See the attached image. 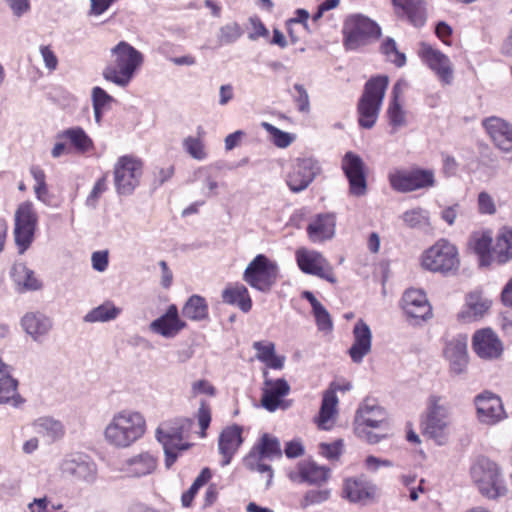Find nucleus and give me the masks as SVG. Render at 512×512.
Instances as JSON below:
<instances>
[{
  "mask_svg": "<svg viewBox=\"0 0 512 512\" xmlns=\"http://www.w3.org/2000/svg\"><path fill=\"white\" fill-rule=\"evenodd\" d=\"M342 450V440H336L332 443L319 444V453L328 460H338L342 454Z\"/></svg>",
  "mask_w": 512,
  "mask_h": 512,
  "instance_id": "4d7b16f0",
  "label": "nucleus"
},
{
  "mask_svg": "<svg viewBox=\"0 0 512 512\" xmlns=\"http://www.w3.org/2000/svg\"><path fill=\"white\" fill-rule=\"evenodd\" d=\"M380 51L384 54L388 61L395 64L397 67H402L406 63V56L397 48L394 39L387 37L380 46Z\"/></svg>",
  "mask_w": 512,
  "mask_h": 512,
  "instance_id": "09e8293b",
  "label": "nucleus"
},
{
  "mask_svg": "<svg viewBox=\"0 0 512 512\" xmlns=\"http://www.w3.org/2000/svg\"><path fill=\"white\" fill-rule=\"evenodd\" d=\"M330 492L328 490H309L305 493L300 501L302 508H307L312 505L320 504L328 500Z\"/></svg>",
  "mask_w": 512,
  "mask_h": 512,
  "instance_id": "6e6d98bb",
  "label": "nucleus"
},
{
  "mask_svg": "<svg viewBox=\"0 0 512 512\" xmlns=\"http://www.w3.org/2000/svg\"><path fill=\"white\" fill-rule=\"evenodd\" d=\"M40 54L43 58L45 67L49 71H54L58 67V58L53 51L51 45H41L39 48Z\"/></svg>",
  "mask_w": 512,
  "mask_h": 512,
  "instance_id": "e2e57ef3",
  "label": "nucleus"
},
{
  "mask_svg": "<svg viewBox=\"0 0 512 512\" xmlns=\"http://www.w3.org/2000/svg\"><path fill=\"white\" fill-rule=\"evenodd\" d=\"M243 428L240 425L232 424L226 426L218 438V450L222 456V466L230 464L233 456L243 443Z\"/></svg>",
  "mask_w": 512,
  "mask_h": 512,
  "instance_id": "c85d7f7f",
  "label": "nucleus"
},
{
  "mask_svg": "<svg viewBox=\"0 0 512 512\" xmlns=\"http://www.w3.org/2000/svg\"><path fill=\"white\" fill-rule=\"evenodd\" d=\"M250 453H256L262 458H280L282 456L279 440L267 433L261 436Z\"/></svg>",
  "mask_w": 512,
  "mask_h": 512,
  "instance_id": "c03bdc74",
  "label": "nucleus"
},
{
  "mask_svg": "<svg viewBox=\"0 0 512 512\" xmlns=\"http://www.w3.org/2000/svg\"><path fill=\"white\" fill-rule=\"evenodd\" d=\"M187 328L185 320L180 318L177 305L171 304L166 312L150 324V329L165 338H173Z\"/></svg>",
  "mask_w": 512,
  "mask_h": 512,
  "instance_id": "bb28decb",
  "label": "nucleus"
},
{
  "mask_svg": "<svg viewBox=\"0 0 512 512\" xmlns=\"http://www.w3.org/2000/svg\"><path fill=\"white\" fill-rule=\"evenodd\" d=\"M388 85L387 75L373 76L365 83L357 103V121L361 128L371 129L376 124Z\"/></svg>",
  "mask_w": 512,
  "mask_h": 512,
  "instance_id": "20e7f679",
  "label": "nucleus"
},
{
  "mask_svg": "<svg viewBox=\"0 0 512 512\" xmlns=\"http://www.w3.org/2000/svg\"><path fill=\"white\" fill-rule=\"evenodd\" d=\"M39 217L34 204L25 201L18 205L14 214V241L18 252L23 254L34 241Z\"/></svg>",
  "mask_w": 512,
  "mask_h": 512,
  "instance_id": "9d476101",
  "label": "nucleus"
},
{
  "mask_svg": "<svg viewBox=\"0 0 512 512\" xmlns=\"http://www.w3.org/2000/svg\"><path fill=\"white\" fill-rule=\"evenodd\" d=\"M443 357L448 361L452 373L457 375L464 373L469 363L467 335L458 334L452 338H445Z\"/></svg>",
  "mask_w": 512,
  "mask_h": 512,
  "instance_id": "6ab92c4d",
  "label": "nucleus"
},
{
  "mask_svg": "<svg viewBox=\"0 0 512 512\" xmlns=\"http://www.w3.org/2000/svg\"><path fill=\"white\" fill-rule=\"evenodd\" d=\"M419 262L423 270L444 276L456 274L461 264L457 246L446 238H440L426 248Z\"/></svg>",
  "mask_w": 512,
  "mask_h": 512,
  "instance_id": "39448f33",
  "label": "nucleus"
},
{
  "mask_svg": "<svg viewBox=\"0 0 512 512\" xmlns=\"http://www.w3.org/2000/svg\"><path fill=\"white\" fill-rule=\"evenodd\" d=\"M242 33H243V31L241 29V26L238 23H236V22L228 23V24L222 26L219 30L218 44L220 46H223V45L234 43L236 40H238L241 37Z\"/></svg>",
  "mask_w": 512,
  "mask_h": 512,
  "instance_id": "8fccbe9b",
  "label": "nucleus"
},
{
  "mask_svg": "<svg viewBox=\"0 0 512 512\" xmlns=\"http://www.w3.org/2000/svg\"><path fill=\"white\" fill-rule=\"evenodd\" d=\"M474 353L483 360L499 359L504 352V345L492 328H481L474 332L471 341Z\"/></svg>",
  "mask_w": 512,
  "mask_h": 512,
  "instance_id": "dca6fc26",
  "label": "nucleus"
},
{
  "mask_svg": "<svg viewBox=\"0 0 512 512\" xmlns=\"http://www.w3.org/2000/svg\"><path fill=\"white\" fill-rule=\"evenodd\" d=\"M21 324L23 329L34 339L46 334L51 327L47 317L34 312L26 313L21 320Z\"/></svg>",
  "mask_w": 512,
  "mask_h": 512,
  "instance_id": "37998d69",
  "label": "nucleus"
},
{
  "mask_svg": "<svg viewBox=\"0 0 512 512\" xmlns=\"http://www.w3.org/2000/svg\"><path fill=\"white\" fill-rule=\"evenodd\" d=\"M183 317L191 321H203L209 317V306L203 296H190L182 307Z\"/></svg>",
  "mask_w": 512,
  "mask_h": 512,
  "instance_id": "a19ab883",
  "label": "nucleus"
},
{
  "mask_svg": "<svg viewBox=\"0 0 512 512\" xmlns=\"http://www.w3.org/2000/svg\"><path fill=\"white\" fill-rule=\"evenodd\" d=\"M376 486L363 475L347 478L344 481L343 493L351 502L366 503L376 496Z\"/></svg>",
  "mask_w": 512,
  "mask_h": 512,
  "instance_id": "7c9ffc66",
  "label": "nucleus"
},
{
  "mask_svg": "<svg viewBox=\"0 0 512 512\" xmlns=\"http://www.w3.org/2000/svg\"><path fill=\"white\" fill-rule=\"evenodd\" d=\"M107 175H102L94 184L91 192L87 196L86 203L95 207L102 194L107 190Z\"/></svg>",
  "mask_w": 512,
  "mask_h": 512,
  "instance_id": "bf43d9fd",
  "label": "nucleus"
},
{
  "mask_svg": "<svg viewBox=\"0 0 512 512\" xmlns=\"http://www.w3.org/2000/svg\"><path fill=\"white\" fill-rule=\"evenodd\" d=\"M112 101L113 97L109 95L103 88L96 86L92 89L93 109L101 108L105 110L107 107H109Z\"/></svg>",
  "mask_w": 512,
  "mask_h": 512,
  "instance_id": "052dcab7",
  "label": "nucleus"
},
{
  "mask_svg": "<svg viewBox=\"0 0 512 512\" xmlns=\"http://www.w3.org/2000/svg\"><path fill=\"white\" fill-rule=\"evenodd\" d=\"M406 86V82L400 79L394 84L391 92V98L388 103L386 116L389 125L392 126L394 130L407 124V112L402 104L403 90Z\"/></svg>",
  "mask_w": 512,
  "mask_h": 512,
  "instance_id": "2f4dec72",
  "label": "nucleus"
},
{
  "mask_svg": "<svg viewBox=\"0 0 512 512\" xmlns=\"http://www.w3.org/2000/svg\"><path fill=\"white\" fill-rule=\"evenodd\" d=\"M336 218L334 214H318L307 226L306 232L312 243H322L335 234Z\"/></svg>",
  "mask_w": 512,
  "mask_h": 512,
  "instance_id": "473e14b6",
  "label": "nucleus"
},
{
  "mask_svg": "<svg viewBox=\"0 0 512 512\" xmlns=\"http://www.w3.org/2000/svg\"><path fill=\"white\" fill-rule=\"evenodd\" d=\"M144 62L143 54L126 41L111 49V61L103 69V78L119 87H127Z\"/></svg>",
  "mask_w": 512,
  "mask_h": 512,
  "instance_id": "f03ea898",
  "label": "nucleus"
},
{
  "mask_svg": "<svg viewBox=\"0 0 512 512\" xmlns=\"http://www.w3.org/2000/svg\"><path fill=\"white\" fill-rule=\"evenodd\" d=\"M242 278L251 288L268 293L279 278V267L266 255L258 254L247 265Z\"/></svg>",
  "mask_w": 512,
  "mask_h": 512,
  "instance_id": "6e6552de",
  "label": "nucleus"
},
{
  "mask_svg": "<svg viewBox=\"0 0 512 512\" xmlns=\"http://www.w3.org/2000/svg\"><path fill=\"white\" fill-rule=\"evenodd\" d=\"M212 477L209 468H203L200 474L196 477L190 488L182 494L181 502L184 507H190L197 495L199 489L209 482Z\"/></svg>",
  "mask_w": 512,
  "mask_h": 512,
  "instance_id": "de8ad7c7",
  "label": "nucleus"
},
{
  "mask_svg": "<svg viewBox=\"0 0 512 512\" xmlns=\"http://www.w3.org/2000/svg\"><path fill=\"white\" fill-rule=\"evenodd\" d=\"M121 313V309L116 307L113 302L106 301L98 307L88 312L84 320L86 322H107L116 319Z\"/></svg>",
  "mask_w": 512,
  "mask_h": 512,
  "instance_id": "a18cd8bd",
  "label": "nucleus"
},
{
  "mask_svg": "<svg viewBox=\"0 0 512 512\" xmlns=\"http://www.w3.org/2000/svg\"><path fill=\"white\" fill-rule=\"evenodd\" d=\"M330 475V469L325 466H319L313 461H300L296 469L289 473V477L293 481L300 483H308L320 485L325 483Z\"/></svg>",
  "mask_w": 512,
  "mask_h": 512,
  "instance_id": "c756f323",
  "label": "nucleus"
},
{
  "mask_svg": "<svg viewBox=\"0 0 512 512\" xmlns=\"http://www.w3.org/2000/svg\"><path fill=\"white\" fill-rule=\"evenodd\" d=\"M192 393L194 396L199 394L214 396L216 394V388L208 380L201 379L192 384Z\"/></svg>",
  "mask_w": 512,
  "mask_h": 512,
  "instance_id": "338daca9",
  "label": "nucleus"
},
{
  "mask_svg": "<svg viewBox=\"0 0 512 512\" xmlns=\"http://www.w3.org/2000/svg\"><path fill=\"white\" fill-rule=\"evenodd\" d=\"M342 36L344 48L354 51L377 41L381 37V27L365 15L352 14L343 22Z\"/></svg>",
  "mask_w": 512,
  "mask_h": 512,
  "instance_id": "423d86ee",
  "label": "nucleus"
},
{
  "mask_svg": "<svg viewBox=\"0 0 512 512\" xmlns=\"http://www.w3.org/2000/svg\"><path fill=\"white\" fill-rule=\"evenodd\" d=\"M59 137L68 140L78 153L84 154L94 149L93 140L84 129L79 126L64 130Z\"/></svg>",
  "mask_w": 512,
  "mask_h": 512,
  "instance_id": "79ce46f5",
  "label": "nucleus"
},
{
  "mask_svg": "<svg viewBox=\"0 0 512 512\" xmlns=\"http://www.w3.org/2000/svg\"><path fill=\"white\" fill-rule=\"evenodd\" d=\"M24 399L18 392V381L10 375L8 366L0 359V404L18 407Z\"/></svg>",
  "mask_w": 512,
  "mask_h": 512,
  "instance_id": "c9c22d12",
  "label": "nucleus"
},
{
  "mask_svg": "<svg viewBox=\"0 0 512 512\" xmlns=\"http://www.w3.org/2000/svg\"><path fill=\"white\" fill-rule=\"evenodd\" d=\"M204 130L200 126L197 129V137L188 136L183 140L185 151L196 160H204L207 157L206 147L203 141Z\"/></svg>",
  "mask_w": 512,
  "mask_h": 512,
  "instance_id": "49530a36",
  "label": "nucleus"
},
{
  "mask_svg": "<svg viewBox=\"0 0 512 512\" xmlns=\"http://www.w3.org/2000/svg\"><path fill=\"white\" fill-rule=\"evenodd\" d=\"M400 306L405 315L416 323L432 318V306L427 295L421 289H407L400 300Z\"/></svg>",
  "mask_w": 512,
  "mask_h": 512,
  "instance_id": "a211bd4d",
  "label": "nucleus"
},
{
  "mask_svg": "<svg viewBox=\"0 0 512 512\" xmlns=\"http://www.w3.org/2000/svg\"><path fill=\"white\" fill-rule=\"evenodd\" d=\"M395 16L415 27H422L427 21L426 2L424 0H391Z\"/></svg>",
  "mask_w": 512,
  "mask_h": 512,
  "instance_id": "a878e982",
  "label": "nucleus"
},
{
  "mask_svg": "<svg viewBox=\"0 0 512 512\" xmlns=\"http://www.w3.org/2000/svg\"><path fill=\"white\" fill-rule=\"evenodd\" d=\"M262 406L274 412L283 404V398L290 393V385L284 378L272 379L267 370H263Z\"/></svg>",
  "mask_w": 512,
  "mask_h": 512,
  "instance_id": "b1692460",
  "label": "nucleus"
},
{
  "mask_svg": "<svg viewBox=\"0 0 512 512\" xmlns=\"http://www.w3.org/2000/svg\"><path fill=\"white\" fill-rule=\"evenodd\" d=\"M295 260L302 273L316 276L332 284L336 283L334 269L321 252L300 247L295 251Z\"/></svg>",
  "mask_w": 512,
  "mask_h": 512,
  "instance_id": "ddd939ff",
  "label": "nucleus"
},
{
  "mask_svg": "<svg viewBox=\"0 0 512 512\" xmlns=\"http://www.w3.org/2000/svg\"><path fill=\"white\" fill-rule=\"evenodd\" d=\"M249 22L252 28V31L249 32V39L257 40L260 37L267 38L269 36V31L265 27L264 23L257 16H253L249 18Z\"/></svg>",
  "mask_w": 512,
  "mask_h": 512,
  "instance_id": "680f3d73",
  "label": "nucleus"
},
{
  "mask_svg": "<svg viewBox=\"0 0 512 512\" xmlns=\"http://www.w3.org/2000/svg\"><path fill=\"white\" fill-rule=\"evenodd\" d=\"M475 405L479 420L488 425H494L507 417L501 398L491 392L478 395Z\"/></svg>",
  "mask_w": 512,
  "mask_h": 512,
  "instance_id": "393cba45",
  "label": "nucleus"
},
{
  "mask_svg": "<svg viewBox=\"0 0 512 512\" xmlns=\"http://www.w3.org/2000/svg\"><path fill=\"white\" fill-rule=\"evenodd\" d=\"M350 388L351 384L349 382H332L329 388L324 391L319 413L314 418V422L319 429L330 430L334 427L338 415L336 392H346Z\"/></svg>",
  "mask_w": 512,
  "mask_h": 512,
  "instance_id": "4468645a",
  "label": "nucleus"
},
{
  "mask_svg": "<svg viewBox=\"0 0 512 512\" xmlns=\"http://www.w3.org/2000/svg\"><path fill=\"white\" fill-rule=\"evenodd\" d=\"M402 219L410 228H417L427 222L425 211L422 208H414L403 213Z\"/></svg>",
  "mask_w": 512,
  "mask_h": 512,
  "instance_id": "5fc2aeb1",
  "label": "nucleus"
},
{
  "mask_svg": "<svg viewBox=\"0 0 512 512\" xmlns=\"http://www.w3.org/2000/svg\"><path fill=\"white\" fill-rule=\"evenodd\" d=\"M256 358L265 364L267 368L281 370L284 367L285 357L277 355L273 342L256 341L253 343Z\"/></svg>",
  "mask_w": 512,
  "mask_h": 512,
  "instance_id": "ea45409f",
  "label": "nucleus"
},
{
  "mask_svg": "<svg viewBox=\"0 0 512 512\" xmlns=\"http://www.w3.org/2000/svg\"><path fill=\"white\" fill-rule=\"evenodd\" d=\"M262 457L257 456L256 453H249L245 459V466L251 471H257L265 474L267 478V484H269L273 478V470L269 465L261 462Z\"/></svg>",
  "mask_w": 512,
  "mask_h": 512,
  "instance_id": "603ef678",
  "label": "nucleus"
},
{
  "mask_svg": "<svg viewBox=\"0 0 512 512\" xmlns=\"http://www.w3.org/2000/svg\"><path fill=\"white\" fill-rule=\"evenodd\" d=\"M482 127L494 146L512 155V124L503 118L490 116L482 120Z\"/></svg>",
  "mask_w": 512,
  "mask_h": 512,
  "instance_id": "5701e85b",
  "label": "nucleus"
},
{
  "mask_svg": "<svg viewBox=\"0 0 512 512\" xmlns=\"http://www.w3.org/2000/svg\"><path fill=\"white\" fill-rule=\"evenodd\" d=\"M355 421L359 426L380 428L387 425V412L378 405L365 402L358 409Z\"/></svg>",
  "mask_w": 512,
  "mask_h": 512,
  "instance_id": "e433bc0d",
  "label": "nucleus"
},
{
  "mask_svg": "<svg viewBox=\"0 0 512 512\" xmlns=\"http://www.w3.org/2000/svg\"><path fill=\"white\" fill-rule=\"evenodd\" d=\"M320 168L318 162L311 157L297 158L287 174V185L294 192L308 187Z\"/></svg>",
  "mask_w": 512,
  "mask_h": 512,
  "instance_id": "4be33fe9",
  "label": "nucleus"
},
{
  "mask_svg": "<svg viewBox=\"0 0 512 512\" xmlns=\"http://www.w3.org/2000/svg\"><path fill=\"white\" fill-rule=\"evenodd\" d=\"M192 420L186 417H178L163 422L156 430V437L163 446L174 445L188 449L189 444H183L184 436L190 431Z\"/></svg>",
  "mask_w": 512,
  "mask_h": 512,
  "instance_id": "412c9836",
  "label": "nucleus"
},
{
  "mask_svg": "<svg viewBox=\"0 0 512 512\" xmlns=\"http://www.w3.org/2000/svg\"><path fill=\"white\" fill-rule=\"evenodd\" d=\"M271 127V133H272V136H273V141H274V144L277 146V147H280V148H285V147H288L292 141H293V138L291 137V135L287 132H284L278 128H275V127Z\"/></svg>",
  "mask_w": 512,
  "mask_h": 512,
  "instance_id": "774afa93",
  "label": "nucleus"
},
{
  "mask_svg": "<svg viewBox=\"0 0 512 512\" xmlns=\"http://www.w3.org/2000/svg\"><path fill=\"white\" fill-rule=\"evenodd\" d=\"M477 208L481 215H494L497 206L493 197L486 191H481L477 197Z\"/></svg>",
  "mask_w": 512,
  "mask_h": 512,
  "instance_id": "864d4df0",
  "label": "nucleus"
},
{
  "mask_svg": "<svg viewBox=\"0 0 512 512\" xmlns=\"http://www.w3.org/2000/svg\"><path fill=\"white\" fill-rule=\"evenodd\" d=\"M341 168L349 182L350 194L360 197L367 192L366 166L362 158L348 151L342 158Z\"/></svg>",
  "mask_w": 512,
  "mask_h": 512,
  "instance_id": "2eb2a0df",
  "label": "nucleus"
},
{
  "mask_svg": "<svg viewBox=\"0 0 512 512\" xmlns=\"http://www.w3.org/2000/svg\"><path fill=\"white\" fill-rule=\"evenodd\" d=\"M491 304L492 302L485 298L481 292H470L466 295L465 304L457 314V319L464 324L478 321L488 312Z\"/></svg>",
  "mask_w": 512,
  "mask_h": 512,
  "instance_id": "cd10ccee",
  "label": "nucleus"
},
{
  "mask_svg": "<svg viewBox=\"0 0 512 512\" xmlns=\"http://www.w3.org/2000/svg\"><path fill=\"white\" fill-rule=\"evenodd\" d=\"M435 34L442 41L443 44L448 46L451 45L453 29L448 23L444 21L438 22L435 27Z\"/></svg>",
  "mask_w": 512,
  "mask_h": 512,
  "instance_id": "69168bd1",
  "label": "nucleus"
},
{
  "mask_svg": "<svg viewBox=\"0 0 512 512\" xmlns=\"http://www.w3.org/2000/svg\"><path fill=\"white\" fill-rule=\"evenodd\" d=\"M450 425L449 408L441 396L431 395L427 402L425 419L422 421V433L442 444Z\"/></svg>",
  "mask_w": 512,
  "mask_h": 512,
  "instance_id": "1a4fd4ad",
  "label": "nucleus"
},
{
  "mask_svg": "<svg viewBox=\"0 0 512 512\" xmlns=\"http://www.w3.org/2000/svg\"><path fill=\"white\" fill-rule=\"evenodd\" d=\"M469 246L477 255L479 265H505L512 260V227L502 226L495 238L490 230L471 235Z\"/></svg>",
  "mask_w": 512,
  "mask_h": 512,
  "instance_id": "f257e3e1",
  "label": "nucleus"
},
{
  "mask_svg": "<svg viewBox=\"0 0 512 512\" xmlns=\"http://www.w3.org/2000/svg\"><path fill=\"white\" fill-rule=\"evenodd\" d=\"M144 163L134 155L120 156L113 168L114 185L118 194L130 195L139 186Z\"/></svg>",
  "mask_w": 512,
  "mask_h": 512,
  "instance_id": "f8f14e48",
  "label": "nucleus"
},
{
  "mask_svg": "<svg viewBox=\"0 0 512 512\" xmlns=\"http://www.w3.org/2000/svg\"><path fill=\"white\" fill-rule=\"evenodd\" d=\"M388 180L391 188L400 193L428 190L436 184L434 171L418 166L397 169L389 174Z\"/></svg>",
  "mask_w": 512,
  "mask_h": 512,
  "instance_id": "9b49d317",
  "label": "nucleus"
},
{
  "mask_svg": "<svg viewBox=\"0 0 512 512\" xmlns=\"http://www.w3.org/2000/svg\"><path fill=\"white\" fill-rule=\"evenodd\" d=\"M316 325L320 331L330 332L333 329V322L327 309L322 305L313 311Z\"/></svg>",
  "mask_w": 512,
  "mask_h": 512,
  "instance_id": "13d9d810",
  "label": "nucleus"
},
{
  "mask_svg": "<svg viewBox=\"0 0 512 512\" xmlns=\"http://www.w3.org/2000/svg\"><path fill=\"white\" fill-rule=\"evenodd\" d=\"M418 56L438 77L444 85L453 81V67L447 55L433 48L430 44L421 43Z\"/></svg>",
  "mask_w": 512,
  "mask_h": 512,
  "instance_id": "f3484780",
  "label": "nucleus"
},
{
  "mask_svg": "<svg viewBox=\"0 0 512 512\" xmlns=\"http://www.w3.org/2000/svg\"><path fill=\"white\" fill-rule=\"evenodd\" d=\"M294 90L296 92L294 95V100L298 106L299 111L307 112L309 110L310 102L306 89L301 84H295Z\"/></svg>",
  "mask_w": 512,
  "mask_h": 512,
  "instance_id": "0e129e2a",
  "label": "nucleus"
},
{
  "mask_svg": "<svg viewBox=\"0 0 512 512\" xmlns=\"http://www.w3.org/2000/svg\"><path fill=\"white\" fill-rule=\"evenodd\" d=\"M223 303L237 307L243 313H249L253 307V301L248 288L240 283H228L221 293Z\"/></svg>",
  "mask_w": 512,
  "mask_h": 512,
  "instance_id": "72a5a7b5",
  "label": "nucleus"
},
{
  "mask_svg": "<svg viewBox=\"0 0 512 512\" xmlns=\"http://www.w3.org/2000/svg\"><path fill=\"white\" fill-rule=\"evenodd\" d=\"M61 475L78 483H93L97 476L96 465L81 455H70L60 464Z\"/></svg>",
  "mask_w": 512,
  "mask_h": 512,
  "instance_id": "aec40b11",
  "label": "nucleus"
},
{
  "mask_svg": "<svg viewBox=\"0 0 512 512\" xmlns=\"http://www.w3.org/2000/svg\"><path fill=\"white\" fill-rule=\"evenodd\" d=\"M11 277L20 292L34 291L42 287L41 281L24 263H15L11 269Z\"/></svg>",
  "mask_w": 512,
  "mask_h": 512,
  "instance_id": "58836bf2",
  "label": "nucleus"
},
{
  "mask_svg": "<svg viewBox=\"0 0 512 512\" xmlns=\"http://www.w3.org/2000/svg\"><path fill=\"white\" fill-rule=\"evenodd\" d=\"M157 467V457L150 452H142L124 464V471L131 477H142L154 472Z\"/></svg>",
  "mask_w": 512,
  "mask_h": 512,
  "instance_id": "4c0bfd02",
  "label": "nucleus"
},
{
  "mask_svg": "<svg viewBox=\"0 0 512 512\" xmlns=\"http://www.w3.org/2000/svg\"><path fill=\"white\" fill-rule=\"evenodd\" d=\"M354 342L348 350V354L354 363L362 362L363 358L371 350L372 334L369 326L358 320L353 328Z\"/></svg>",
  "mask_w": 512,
  "mask_h": 512,
  "instance_id": "f704fd0d",
  "label": "nucleus"
},
{
  "mask_svg": "<svg viewBox=\"0 0 512 512\" xmlns=\"http://www.w3.org/2000/svg\"><path fill=\"white\" fill-rule=\"evenodd\" d=\"M145 432L144 416L139 412L123 410L112 417L104 430V437L112 446L127 448L142 438Z\"/></svg>",
  "mask_w": 512,
  "mask_h": 512,
  "instance_id": "7ed1b4c3",
  "label": "nucleus"
},
{
  "mask_svg": "<svg viewBox=\"0 0 512 512\" xmlns=\"http://www.w3.org/2000/svg\"><path fill=\"white\" fill-rule=\"evenodd\" d=\"M195 417L200 427L199 435L201 438H205L207 436V429L212 420L211 405L207 401L201 400Z\"/></svg>",
  "mask_w": 512,
  "mask_h": 512,
  "instance_id": "3c124183",
  "label": "nucleus"
},
{
  "mask_svg": "<svg viewBox=\"0 0 512 512\" xmlns=\"http://www.w3.org/2000/svg\"><path fill=\"white\" fill-rule=\"evenodd\" d=\"M471 477L480 493L495 499L506 492L497 464L486 457H479L471 467Z\"/></svg>",
  "mask_w": 512,
  "mask_h": 512,
  "instance_id": "0eeeda50",
  "label": "nucleus"
}]
</instances>
